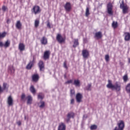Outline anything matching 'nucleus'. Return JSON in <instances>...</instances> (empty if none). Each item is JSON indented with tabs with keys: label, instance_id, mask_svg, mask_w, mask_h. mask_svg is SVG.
<instances>
[{
	"label": "nucleus",
	"instance_id": "37998d69",
	"mask_svg": "<svg viewBox=\"0 0 130 130\" xmlns=\"http://www.w3.org/2000/svg\"><path fill=\"white\" fill-rule=\"evenodd\" d=\"M7 7L4 6L2 7V10L3 11V12H6V10H7Z\"/></svg>",
	"mask_w": 130,
	"mask_h": 130
},
{
	"label": "nucleus",
	"instance_id": "de8ad7c7",
	"mask_svg": "<svg viewBox=\"0 0 130 130\" xmlns=\"http://www.w3.org/2000/svg\"><path fill=\"white\" fill-rule=\"evenodd\" d=\"M3 46H4V43H3V42H0V47H3Z\"/></svg>",
	"mask_w": 130,
	"mask_h": 130
},
{
	"label": "nucleus",
	"instance_id": "473e14b6",
	"mask_svg": "<svg viewBox=\"0 0 130 130\" xmlns=\"http://www.w3.org/2000/svg\"><path fill=\"white\" fill-rule=\"evenodd\" d=\"M38 26H39V20H36L35 21V28H38Z\"/></svg>",
	"mask_w": 130,
	"mask_h": 130
},
{
	"label": "nucleus",
	"instance_id": "20e7f679",
	"mask_svg": "<svg viewBox=\"0 0 130 130\" xmlns=\"http://www.w3.org/2000/svg\"><path fill=\"white\" fill-rule=\"evenodd\" d=\"M113 8V6H112V4H111V3H109L107 6V12L109 15H113V11H112Z\"/></svg>",
	"mask_w": 130,
	"mask_h": 130
},
{
	"label": "nucleus",
	"instance_id": "dca6fc26",
	"mask_svg": "<svg viewBox=\"0 0 130 130\" xmlns=\"http://www.w3.org/2000/svg\"><path fill=\"white\" fill-rule=\"evenodd\" d=\"M18 48L20 51H24L25 50V45L22 43H19Z\"/></svg>",
	"mask_w": 130,
	"mask_h": 130
},
{
	"label": "nucleus",
	"instance_id": "79ce46f5",
	"mask_svg": "<svg viewBox=\"0 0 130 130\" xmlns=\"http://www.w3.org/2000/svg\"><path fill=\"white\" fill-rule=\"evenodd\" d=\"M71 96H74V95H75V90L72 89L71 90Z\"/></svg>",
	"mask_w": 130,
	"mask_h": 130
},
{
	"label": "nucleus",
	"instance_id": "f257e3e1",
	"mask_svg": "<svg viewBox=\"0 0 130 130\" xmlns=\"http://www.w3.org/2000/svg\"><path fill=\"white\" fill-rule=\"evenodd\" d=\"M107 88L109 89H112L113 90H116L118 92H119L121 90V85L118 82H116L115 85L112 84L111 80H108V84L107 85Z\"/></svg>",
	"mask_w": 130,
	"mask_h": 130
},
{
	"label": "nucleus",
	"instance_id": "5fc2aeb1",
	"mask_svg": "<svg viewBox=\"0 0 130 130\" xmlns=\"http://www.w3.org/2000/svg\"><path fill=\"white\" fill-rule=\"evenodd\" d=\"M128 61L129 63H130V58H128Z\"/></svg>",
	"mask_w": 130,
	"mask_h": 130
},
{
	"label": "nucleus",
	"instance_id": "2eb2a0df",
	"mask_svg": "<svg viewBox=\"0 0 130 130\" xmlns=\"http://www.w3.org/2000/svg\"><path fill=\"white\" fill-rule=\"evenodd\" d=\"M15 26L17 29H18V30H21V29H22V23H21V21H17L16 22Z\"/></svg>",
	"mask_w": 130,
	"mask_h": 130
},
{
	"label": "nucleus",
	"instance_id": "ddd939ff",
	"mask_svg": "<svg viewBox=\"0 0 130 130\" xmlns=\"http://www.w3.org/2000/svg\"><path fill=\"white\" fill-rule=\"evenodd\" d=\"M94 37L98 39H101V38H102V32H101V31L95 32Z\"/></svg>",
	"mask_w": 130,
	"mask_h": 130
},
{
	"label": "nucleus",
	"instance_id": "6e6552de",
	"mask_svg": "<svg viewBox=\"0 0 130 130\" xmlns=\"http://www.w3.org/2000/svg\"><path fill=\"white\" fill-rule=\"evenodd\" d=\"M7 103L9 106H12L14 104V100H13V98L11 95L8 98Z\"/></svg>",
	"mask_w": 130,
	"mask_h": 130
},
{
	"label": "nucleus",
	"instance_id": "c03bdc74",
	"mask_svg": "<svg viewBox=\"0 0 130 130\" xmlns=\"http://www.w3.org/2000/svg\"><path fill=\"white\" fill-rule=\"evenodd\" d=\"M26 69L27 70H31V69H32V66H27Z\"/></svg>",
	"mask_w": 130,
	"mask_h": 130
},
{
	"label": "nucleus",
	"instance_id": "a878e982",
	"mask_svg": "<svg viewBox=\"0 0 130 130\" xmlns=\"http://www.w3.org/2000/svg\"><path fill=\"white\" fill-rule=\"evenodd\" d=\"M123 14H126L127 13V11H128V7L126 6L123 8H122Z\"/></svg>",
	"mask_w": 130,
	"mask_h": 130
},
{
	"label": "nucleus",
	"instance_id": "864d4df0",
	"mask_svg": "<svg viewBox=\"0 0 130 130\" xmlns=\"http://www.w3.org/2000/svg\"><path fill=\"white\" fill-rule=\"evenodd\" d=\"M9 22H10V19H8V20H7V24H9Z\"/></svg>",
	"mask_w": 130,
	"mask_h": 130
},
{
	"label": "nucleus",
	"instance_id": "58836bf2",
	"mask_svg": "<svg viewBox=\"0 0 130 130\" xmlns=\"http://www.w3.org/2000/svg\"><path fill=\"white\" fill-rule=\"evenodd\" d=\"M74 80H70L65 82V84H73L74 82Z\"/></svg>",
	"mask_w": 130,
	"mask_h": 130
},
{
	"label": "nucleus",
	"instance_id": "7ed1b4c3",
	"mask_svg": "<svg viewBox=\"0 0 130 130\" xmlns=\"http://www.w3.org/2000/svg\"><path fill=\"white\" fill-rule=\"evenodd\" d=\"M31 12L34 13L35 15H37V14H40V13H41V9L39 6L35 5L31 9Z\"/></svg>",
	"mask_w": 130,
	"mask_h": 130
},
{
	"label": "nucleus",
	"instance_id": "a211bd4d",
	"mask_svg": "<svg viewBox=\"0 0 130 130\" xmlns=\"http://www.w3.org/2000/svg\"><path fill=\"white\" fill-rule=\"evenodd\" d=\"M75 115V114L74 113L71 112L68 113L67 115L68 119H67V121H69L71 118H74V116Z\"/></svg>",
	"mask_w": 130,
	"mask_h": 130
},
{
	"label": "nucleus",
	"instance_id": "0eeeda50",
	"mask_svg": "<svg viewBox=\"0 0 130 130\" xmlns=\"http://www.w3.org/2000/svg\"><path fill=\"white\" fill-rule=\"evenodd\" d=\"M40 42L42 45H47V44H48V41L45 36H44L41 38Z\"/></svg>",
	"mask_w": 130,
	"mask_h": 130
},
{
	"label": "nucleus",
	"instance_id": "a18cd8bd",
	"mask_svg": "<svg viewBox=\"0 0 130 130\" xmlns=\"http://www.w3.org/2000/svg\"><path fill=\"white\" fill-rule=\"evenodd\" d=\"M44 64V63L43 61H40L39 62V66H43Z\"/></svg>",
	"mask_w": 130,
	"mask_h": 130
},
{
	"label": "nucleus",
	"instance_id": "9d476101",
	"mask_svg": "<svg viewBox=\"0 0 130 130\" xmlns=\"http://www.w3.org/2000/svg\"><path fill=\"white\" fill-rule=\"evenodd\" d=\"M123 36H124L125 41H129L130 40V33L127 32H124Z\"/></svg>",
	"mask_w": 130,
	"mask_h": 130
},
{
	"label": "nucleus",
	"instance_id": "4468645a",
	"mask_svg": "<svg viewBox=\"0 0 130 130\" xmlns=\"http://www.w3.org/2000/svg\"><path fill=\"white\" fill-rule=\"evenodd\" d=\"M73 85H74L75 87H80L81 86V82L79 80V79H75Z\"/></svg>",
	"mask_w": 130,
	"mask_h": 130
},
{
	"label": "nucleus",
	"instance_id": "412c9836",
	"mask_svg": "<svg viewBox=\"0 0 130 130\" xmlns=\"http://www.w3.org/2000/svg\"><path fill=\"white\" fill-rule=\"evenodd\" d=\"M8 71L11 74H14V73H15V68H14V67L13 66H9Z\"/></svg>",
	"mask_w": 130,
	"mask_h": 130
},
{
	"label": "nucleus",
	"instance_id": "3c124183",
	"mask_svg": "<svg viewBox=\"0 0 130 130\" xmlns=\"http://www.w3.org/2000/svg\"><path fill=\"white\" fill-rule=\"evenodd\" d=\"M17 124L18 125H21V121H19L18 122H17Z\"/></svg>",
	"mask_w": 130,
	"mask_h": 130
},
{
	"label": "nucleus",
	"instance_id": "2f4dec72",
	"mask_svg": "<svg viewBox=\"0 0 130 130\" xmlns=\"http://www.w3.org/2000/svg\"><path fill=\"white\" fill-rule=\"evenodd\" d=\"M126 6V5H124V2L122 1V4H120V9H123L124 8H125Z\"/></svg>",
	"mask_w": 130,
	"mask_h": 130
},
{
	"label": "nucleus",
	"instance_id": "72a5a7b5",
	"mask_svg": "<svg viewBox=\"0 0 130 130\" xmlns=\"http://www.w3.org/2000/svg\"><path fill=\"white\" fill-rule=\"evenodd\" d=\"M90 129L91 130L97 129V125L93 124L90 126Z\"/></svg>",
	"mask_w": 130,
	"mask_h": 130
},
{
	"label": "nucleus",
	"instance_id": "423d86ee",
	"mask_svg": "<svg viewBox=\"0 0 130 130\" xmlns=\"http://www.w3.org/2000/svg\"><path fill=\"white\" fill-rule=\"evenodd\" d=\"M64 8L66 12H71L72 10V5L70 2H67L64 6Z\"/></svg>",
	"mask_w": 130,
	"mask_h": 130
},
{
	"label": "nucleus",
	"instance_id": "8fccbe9b",
	"mask_svg": "<svg viewBox=\"0 0 130 130\" xmlns=\"http://www.w3.org/2000/svg\"><path fill=\"white\" fill-rule=\"evenodd\" d=\"M3 91H4V89H3L2 88V86H1V85H0V93H2V92H3Z\"/></svg>",
	"mask_w": 130,
	"mask_h": 130
},
{
	"label": "nucleus",
	"instance_id": "09e8293b",
	"mask_svg": "<svg viewBox=\"0 0 130 130\" xmlns=\"http://www.w3.org/2000/svg\"><path fill=\"white\" fill-rule=\"evenodd\" d=\"M47 26L48 27V28H50V22H49V21L48 22Z\"/></svg>",
	"mask_w": 130,
	"mask_h": 130
},
{
	"label": "nucleus",
	"instance_id": "9b49d317",
	"mask_svg": "<svg viewBox=\"0 0 130 130\" xmlns=\"http://www.w3.org/2000/svg\"><path fill=\"white\" fill-rule=\"evenodd\" d=\"M82 98H83L82 94L78 93L76 94V100L77 102H78V103H80V102L82 101Z\"/></svg>",
	"mask_w": 130,
	"mask_h": 130
},
{
	"label": "nucleus",
	"instance_id": "4be33fe9",
	"mask_svg": "<svg viewBox=\"0 0 130 130\" xmlns=\"http://www.w3.org/2000/svg\"><path fill=\"white\" fill-rule=\"evenodd\" d=\"M10 45H11V41H10V40H7V41L4 44V47L5 48H7V47H9Z\"/></svg>",
	"mask_w": 130,
	"mask_h": 130
},
{
	"label": "nucleus",
	"instance_id": "603ef678",
	"mask_svg": "<svg viewBox=\"0 0 130 130\" xmlns=\"http://www.w3.org/2000/svg\"><path fill=\"white\" fill-rule=\"evenodd\" d=\"M63 66H67V61H64L63 63Z\"/></svg>",
	"mask_w": 130,
	"mask_h": 130
},
{
	"label": "nucleus",
	"instance_id": "f704fd0d",
	"mask_svg": "<svg viewBox=\"0 0 130 130\" xmlns=\"http://www.w3.org/2000/svg\"><path fill=\"white\" fill-rule=\"evenodd\" d=\"M123 80L125 82H127V80H128V77H127V75H125L123 77Z\"/></svg>",
	"mask_w": 130,
	"mask_h": 130
},
{
	"label": "nucleus",
	"instance_id": "c85d7f7f",
	"mask_svg": "<svg viewBox=\"0 0 130 130\" xmlns=\"http://www.w3.org/2000/svg\"><path fill=\"white\" fill-rule=\"evenodd\" d=\"M91 87H92V84H91L90 83L88 84L87 85V86L85 87V89L87 90V91H91Z\"/></svg>",
	"mask_w": 130,
	"mask_h": 130
},
{
	"label": "nucleus",
	"instance_id": "f03ea898",
	"mask_svg": "<svg viewBox=\"0 0 130 130\" xmlns=\"http://www.w3.org/2000/svg\"><path fill=\"white\" fill-rule=\"evenodd\" d=\"M56 40H57V42L59 43V44H61L62 43H66V37H62L61 34H58L56 37Z\"/></svg>",
	"mask_w": 130,
	"mask_h": 130
},
{
	"label": "nucleus",
	"instance_id": "a19ab883",
	"mask_svg": "<svg viewBox=\"0 0 130 130\" xmlns=\"http://www.w3.org/2000/svg\"><path fill=\"white\" fill-rule=\"evenodd\" d=\"M38 98L39 99H43V96H42V93H39L38 96Z\"/></svg>",
	"mask_w": 130,
	"mask_h": 130
},
{
	"label": "nucleus",
	"instance_id": "c756f323",
	"mask_svg": "<svg viewBox=\"0 0 130 130\" xmlns=\"http://www.w3.org/2000/svg\"><path fill=\"white\" fill-rule=\"evenodd\" d=\"M35 63V59L34 57L32 59V60L30 61L29 63L27 64V66H34Z\"/></svg>",
	"mask_w": 130,
	"mask_h": 130
},
{
	"label": "nucleus",
	"instance_id": "7c9ffc66",
	"mask_svg": "<svg viewBox=\"0 0 130 130\" xmlns=\"http://www.w3.org/2000/svg\"><path fill=\"white\" fill-rule=\"evenodd\" d=\"M125 89L127 93H130V83L126 85Z\"/></svg>",
	"mask_w": 130,
	"mask_h": 130
},
{
	"label": "nucleus",
	"instance_id": "6ab92c4d",
	"mask_svg": "<svg viewBox=\"0 0 130 130\" xmlns=\"http://www.w3.org/2000/svg\"><path fill=\"white\" fill-rule=\"evenodd\" d=\"M26 99H27V104H32V101L33 100V99L32 98V96L31 95H28L26 98Z\"/></svg>",
	"mask_w": 130,
	"mask_h": 130
},
{
	"label": "nucleus",
	"instance_id": "ea45409f",
	"mask_svg": "<svg viewBox=\"0 0 130 130\" xmlns=\"http://www.w3.org/2000/svg\"><path fill=\"white\" fill-rule=\"evenodd\" d=\"M39 69L41 72H43V71H44V66H40Z\"/></svg>",
	"mask_w": 130,
	"mask_h": 130
},
{
	"label": "nucleus",
	"instance_id": "e433bc0d",
	"mask_svg": "<svg viewBox=\"0 0 130 130\" xmlns=\"http://www.w3.org/2000/svg\"><path fill=\"white\" fill-rule=\"evenodd\" d=\"M105 59L106 61H108L109 60V55L107 54L105 56Z\"/></svg>",
	"mask_w": 130,
	"mask_h": 130
},
{
	"label": "nucleus",
	"instance_id": "4d7b16f0",
	"mask_svg": "<svg viewBox=\"0 0 130 130\" xmlns=\"http://www.w3.org/2000/svg\"><path fill=\"white\" fill-rule=\"evenodd\" d=\"M24 119H26V116H24Z\"/></svg>",
	"mask_w": 130,
	"mask_h": 130
},
{
	"label": "nucleus",
	"instance_id": "39448f33",
	"mask_svg": "<svg viewBox=\"0 0 130 130\" xmlns=\"http://www.w3.org/2000/svg\"><path fill=\"white\" fill-rule=\"evenodd\" d=\"M51 52L50 50H46L44 52L43 59L45 60L46 59H49V57H50Z\"/></svg>",
	"mask_w": 130,
	"mask_h": 130
},
{
	"label": "nucleus",
	"instance_id": "5701e85b",
	"mask_svg": "<svg viewBox=\"0 0 130 130\" xmlns=\"http://www.w3.org/2000/svg\"><path fill=\"white\" fill-rule=\"evenodd\" d=\"M7 36V32L4 31L2 33L0 32V39H3Z\"/></svg>",
	"mask_w": 130,
	"mask_h": 130
},
{
	"label": "nucleus",
	"instance_id": "4c0bfd02",
	"mask_svg": "<svg viewBox=\"0 0 130 130\" xmlns=\"http://www.w3.org/2000/svg\"><path fill=\"white\" fill-rule=\"evenodd\" d=\"M25 98H26L25 93H22L21 95V100H22V101H25Z\"/></svg>",
	"mask_w": 130,
	"mask_h": 130
},
{
	"label": "nucleus",
	"instance_id": "b1692460",
	"mask_svg": "<svg viewBox=\"0 0 130 130\" xmlns=\"http://www.w3.org/2000/svg\"><path fill=\"white\" fill-rule=\"evenodd\" d=\"M29 90L32 94H35V93H36V90L35 89V88H34V86L33 85H31L30 86Z\"/></svg>",
	"mask_w": 130,
	"mask_h": 130
},
{
	"label": "nucleus",
	"instance_id": "cd10ccee",
	"mask_svg": "<svg viewBox=\"0 0 130 130\" xmlns=\"http://www.w3.org/2000/svg\"><path fill=\"white\" fill-rule=\"evenodd\" d=\"M40 104H41L39 105L40 108H44V107L45 106V103H44L43 101H41L40 102Z\"/></svg>",
	"mask_w": 130,
	"mask_h": 130
},
{
	"label": "nucleus",
	"instance_id": "f8f14e48",
	"mask_svg": "<svg viewBox=\"0 0 130 130\" xmlns=\"http://www.w3.org/2000/svg\"><path fill=\"white\" fill-rule=\"evenodd\" d=\"M66 124L64 123H60L58 126V130H66Z\"/></svg>",
	"mask_w": 130,
	"mask_h": 130
},
{
	"label": "nucleus",
	"instance_id": "1a4fd4ad",
	"mask_svg": "<svg viewBox=\"0 0 130 130\" xmlns=\"http://www.w3.org/2000/svg\"><path fill=\"white\" fill-rule=\"evenodd\" d=\"M82 55L84 58H87V57L89 55V51H88L87 50H86V49L83 50H82Z\"/></svg>",
	"mask_w": 130,
	"mask_h": 130
},
{
	"label": "nucleus",
	"instance_id": "6e6d98bb",
	"mask_svg": "<svg viewBox=\"0 0 130 130\" xmlns=\"http://www.w3.org/2000/svg\"><path fill=\"white\" fill-rule=\"evenodd\" d=\"M64 68L65 69H67V68H68V67H67V66H64Z\"/></svg>",
	"mask_w": 130,
	"mask_h": 130
},
{
	"label": "nucleus",
	"instance_id": "393cba45",
	"mask_svg": "<svg viewBox=\"0 0 130 130\" xmlns=\"http://www.w3.org/2000/svg\"><path fill=\"white\" fill-rule=\"evenodd\" d=\"M112 26L114 29H116L117 27H118V24L117 22L113 21L112 24Z\"/></svg>",
	"mask_w": 130,
	"mask_h": 130
},
{
	"label": "nucleus",
	"instance_id": "aec40b11",
	"mask_svg": "<svg viewBox=\"0 0 130 130\" xmlns=\"http://www.w3.org/2000/svg\"><path fill=\"white\" fill-rule=\"evenodd\" d=\"M78 45H79V40L78 39H74L73 47H74V48H76V47H77V46H78Z\"/></svg>",
	"mask_w": 130,
	"mask_h": 130
},
{
	"label": "nucleus",
	"instance_id": "bb28decb",
	"mask_svg": "<svg viewBox=\"0 0 130 130\" xmlns=\"http://www.w3.org/2000/svg\"><path fill=\"white\" fill-rule=\"evenodd\" d=\"M89 15H90V9L89 7H87L86 9L85 16L86 17H88Z\"/></svg>",
	"mask_w": 130,
	"mask_h": 130
},
{
	"label": "nucleus",
	"instance_id": "c9c22d12",
	"mask_svg": "<svg viewBox=\"0 0 130 130\" xmlns=\"http://www.w3.org/2000/svg\"><path fill=\"white\" fill-rule=\"evenodd\" d=\"M3 90H7L9 88V85L7 83H4L3 84Z\"/></svg>",
	"mask_w": 130,
	"mask_h": 130
},
{
	"label": "nucleus",
	"instance_id": "13d9d810",
	"mask_svg": "<svg viewBox=\"0 0 130 130\" xmlns=\"http://www.w3.org/2000/svg\"><path fill=\"white\" fill-rule=\"evenodd\" d=\"M83 117H85V115L83 116Z\"/></svg>",
	"mask_w": 130,
	"mask_h": 130
},
{
	"label": "nucleus",
	"instance_id": "f3484780",
	"mask_svg": "<svg viewBox=\"0 0 130 130\" xmlns=\"http://www.w3.org/2000/svg\"><path fill=\"white\" fill-rule=\"evenodd\" d=\"M32 81L37 82L39 80V75L38 74H34L32 76Z\"/></svg>",
	"mask_w": 130,
	"mask_h": 130
},
{
	"label": "nucleus",
	"instance_id": "49530a36",
	"mask_svg": "<svg viewBox=\"0 0 130 130\" xmlns=\"http://www.w3.org/2000/svg\"><path fill=\"white\" fill-rule=\"evenodd\" d=\"M71 104H74V103H75V100H74V99H72L71 100Z\"/></svg>",
	"mask_w": 130,
	"mask_h": 130
}]
</instances>
